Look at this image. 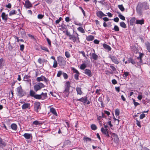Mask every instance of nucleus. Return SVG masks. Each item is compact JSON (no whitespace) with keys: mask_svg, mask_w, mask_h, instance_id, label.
I'll return each mask as SVG.
<instances>
[{"mask_svg":"<svg viewBox=\"0 0 150 150\" xmlns=\"http://www.w3.org/2000/svg\"><path fill=\"white\" fill-rule=\"evenodd\" d=\"M138 7H141L142 8L144 7L145 9L146 10L149 8V4L146 2H144L142 3H139L138 4Z\"/></svg>","mask_w":150,"mask_h":150,"instance_id":"7","label":"nucleus"},{"mask_svg":"<svg viewBox=\"0 0 150 150\" xmlns=\"http://www.w3.org/2000/svg\"><path fill=\"white\" fill-rule=\"evenodd\" d=\"M1 17L3 20L5 22H6L8 18V15L6 14L5 12L2 13L1 15Z\"/></svg>","mask_w":150,"mask_h":150,"instance_id":"16","label":"nucleus"},{"mask_svg":"<svg viewBox=\"0 0 150 150\" xmlns=\"http://www.w3.org/2000/svg\"><path fill=\"white\" fill-rule=\"evenodd\" d=\"M101 131L103 134L104 135H105L107 137H109V135L108 133V129H105L103 127H102L101 128Z\"/></svg>","mask_w":150,"mask_h":150,"instance_id":"10","label":"nucleus"},{"mask_svg":"<svg viewBox=\"0 0 150 150\" xmlns=\"http://www.w3.org/2000/svg\"><path fill=\"white\" fill-rule=\"evenodd\" d=\"M62 74V71H58L57 74V76L59 77H60L61 76V75Z\"/></svg>","mask_w":150,"mask_h":150,"instance_id":"55","label":"nucleus"},{"mask_svg":"<svg viewBox=\"0 0 150 150\" xmlns=\"http://www.w3.org/2000/svg\"><path fill=\"white\" fill-rule=\"evenodd\" d=\"M62 74L64 77V78L65 79H67L68 78V76L67 74L65 73H62Z\"/></svg>","mask_w":150,"mask_h":150,"instance_id":"52","label":"nucleus"},{"mask_svg":"<svg viewBox=\"0 0 150 150\" xmlns=\"http://www.w3.org/2000/svg\"><path fill=\"white\" fill-rule=\"evenodd\" d=\"M138 54H139V57H137V59H140V61L139 62L140 63H141L142 62V57L144 54L143 53H142L140 52H138Z\"/></svg>","mask_w":150,"mask_h":150,"instance_id":"30","label":"nucleus"},{"mask_svg":"<svg viewBox=\"0 0 150 150\" xmlns=\"http://www.w3.org/2000/svg\"><path fill=\"white\" fill-rule=\"evenodd\" d=\"M40 48L42 50H43L48 52H49V51L47 47H45V46H40Z\"/></svg>","mask_w":150,"mask_h":150,"instance_id":"35","label":"nucleus"},{"mask_svg":"<svg viewBox=\"0 0 150 150\" xmlns=\"http://www.w3.org/2000/svg\"><path fill=\"white\" fill-rule=\"evenodd\" d=\"M79 53L80 54H82L83 56L84 57H86V58H87L86 57V56L85 55V53L83 51H79Z\"/></svg>","mask_w":150,"mask_h":150,"instance_id":"60","label":"nucleus"},{"mask_svg":"<svg viewBox=\"0 0 150 150\" xmlns=\"http://www.w3.org/2000/svg\"><path fill=\"white\" fill-rule=\"evenodd\" d=\"M57 61L60 66L64 65L66 64V61L62 57L59 56L57 57Z\"/></svg>","mask_w":150,"mask_h":150,"instance_id":"6","label":"nucleus"},{"mask_svg":"<svg viewBox=\"0 0 150 150\" xmlns=\"http://www.w3.org/2000/svg\"><path fill=\"white\" fill-rule=\"evenodd\" d=\"M135 19L134 18H132L130 21V23L131 25H132L135 21Z\"/></svg>","mask_w":150,"mask_h":150,"instance_id":"44","label":"nucleus"},{"mask_svg":"<svg viewBox=\"0 0 150 150\" xmlns=\"http://www.w3.org/2000/svg\"><path fill=\"white\" fill-rule=\"evenodd\" d=\"M98 100L99 102H100L101 105L102 106H103V98L102 97H100L98 98Z\"/></svg>","mask_w":150,"mask_h":150,"instance_id":"47","label":"nucleus"},{"mask_svg":"<svg viewBox=\"0 0 150 150\" xmlns=\"http://www.w3.org/2000/svg\"><path fill=\"white\" fill-rule=\"evenodd\" d=\"M129 72L127 71H124L123 74V77L125 79H126L127 77L129 76Z\"/></svg>","mask_w":150,"mask_h":150,"instance_id":"32","label":"nucleus"},{"mask_svg":"<svg viewBox=\"0 0 150 150\" xmlns=\"http://www.w3.org/2000/svg\"><path fill=\"white\" fill-rule=\"evenodd\" d=\"M30 96L34 97L36 99L44 100L47 97L46 93H42L41 94H35V92L33 90H30Z\"/></svg>","mask_w":150,"mask_h":150,"instance_id":"2","label":"nucleus"},{"mask_svg":"<svg viewBox=\"0 0 150 150\" xmlns=\"http://www.w3.org/2000/svg\"><path fill=\"white\" fill-rule=\"evenodd\" d=\"M72 70L73 71L74 73H76V74H79L78 71L74 68H72Z\"/></svg>","mask_w":150,"mask_h":150,"instance_id":"56","label":"nucleus"},{"mask_svg":"<svg viewBox=\"0 0 150 150\" xmlns=\"http://www.w3.org/2000/svg\"><path fill=\"white\" fill-rule=\"evenodd\" d=\"M103 47L105 49L107 50L108 51H111V47L109 45L106 44L105 43L103 44Z\"/></svg>","mask_w":150,"mask_h":150,"instance_id":"24","label":"nucleus"},{"mask_svg":"<svg viewBox=\"0 0 150 150\" xmlns=\"http://www.w3.org/2000/svg\"><path fill=\"white\" fill-rule=\"evenodd\" d=\"M133 101L135 107H136L137 105H139V103L138 102H136L135 100L134 99L133 100Z\"/></svg>","mask_w":150,"mask_h":150,"instance_id":"51","label":"nucleus"},{"mask_svg":"<svg viewBox=\"0 0 150 150\" xmlns=\"http://www.w3.org/2000/svg\"><path fill=\"white\" fill-rule=\"evenodd\" d=\"M128 62H129V63L130 62L133 64H136V62L131 58L128 59Z\"/></svg>","mask_w":150,"mask_h":150,"instance_id":"33","label":"nucleus"},{"mask_svg":"<svg viewBox=\"0 0 150 150\" xmlns=\"http://www.w3.org/2000/svg\"><path fill=\"white\" fill-rule=\"evenodd\" d=\"M30 77V76L29 75H25L23 78L24 79L25 81H28L29 80L30 81L31 80H28V79H29Z\"/></svg>","mask_w":150,"mask_h":150,"instance_id":"37","label":"nucleus"},{"mask_svg":"<svg viewBox=\"0 0 150 150\" xmlns=\"http://www.w3.org/2000/svg\"><path fill=\"white\" fill-rule=\"evenodd\" d=\"M47 61V60H46L45 59H42L41 58H39L38 60V62L40 64H43V63L45 62H46Z\"/></svg>","mask_w":150,"mask_h":150,"instance_id":"28","label":"nucleus"},{"mask_svg":"<svg viewBox=\"0 0 150 150\" xmlns=\"http://www.w3.org/2000/svg\"><path fill=\"white\" fill-rule=\"evenodd\" d=\"M94 38V37L92 35H90L87 37L86 40L87 41H89L93 40Z\"/></svg>","mask_w":150,"mask_h":150,"instance_id":"25","label":"nucleus"},{"mask_svg":"<svg viewBox=\"0 0 150 150\" xmlns=\"http://www.w3.org/2000/svg\"><path fill=\"white\" fill-rule=\"evenodd\" d=\"M65 55L67 58H69L70 57V54L68 51H66L65 52Z\"/></svg>","mask_w":150,"mask_h":150,"instance_id":"46","label":"nucleus"},{"mask_svg":"<svg viewBox=\"0 0 150 150\" xmlns=\"http://www.w3.org/2000/svg\"><path fill=\"white\" fill-rule=\"evenodd\" d=\"M112 30H114L115 31H118L119 30V29L118 26L116 25H115L113 29Z\"/></svg>","mask_w":150,"mask_h":150,"instance_id":"50","label":"nucleus"},{"mask_svg":"<svg viewBox=\"0 0 150 150\" xmlns=\"http://www.w3.org/2000/svg\"><path fill=\"white\" fill-rule=\"evenodd\" d=\"M86 67V64L83 63L81 64L80 67V68L82 70L84 69Z\"/></svg>","mask_w":150,"mask_h":150,"instance_id":"39","label":"nucleus"},{"mask_svg":"<svg viewBox=\"0 0 150 150\" xmlns=\"http://www.w3.org/2000/svg\"><path fill=\"white\" fill-rule=\"evenodd\" d=\"M24 46L23 45H21L20 46V50L23 51L24 50Z\"/></svg>","mask_w":150,"mask_h":150,"instance_id":"59","label":"nucleus"},{"mask_svg":"<svg viewBox=\"0 0 150 150\" xmlns=\"http://www.w3.org/2000/svg\"><path fill=\"white\" fill-rule=\"evenodd\" d=\"M24 5V7L27 9L33 7L32 4L29 0H26Z\"/></svg>","mask_w":150,"mask_h":150,"instance_id":"8","label":"nucleus"},{"mask_svg":"<svg viewBox=\"0 0 150 150\" xmlns=\"http://www.w3.org/2000/svg\"><path fill=\"white\" fill-rule=\"evenodd\" d=\"M120 112L119 109L117 108L115 110V114L116 116H118L119 115Z\"/></svg>","mask_w":150,"mask_h":150,"instance_id":"45","label":"nucleus"},{"mask_svg":"<svg viewBox=\"0 0 150 150\" xmlns=\"http://www.w3.org/2000/svg\"><path fill=\"white\" fill-rule=\"evenodd\" d=\"M142 8L141 7H138V4L137 6L136 10L137 13L140 15H141L142 14L141 10Z\"/></svg>","mask_w":150,"mask_h":150,"instance_id":"26","label":"nucleus"},{"mask_svg":"<svg viewBox=\"0 0 150 150\" xmlns=\"http://www.w3.org/2000/svg\"><path fill=\"white\" fill-rule=\"evenodd\" d=\"M145 45L148 51L150 52V43L147 42L145 43Z\"/></svg>","mask_w":150,"mask_h":150,"instance_id":"27","label":"nucleus"},{"mask_svg":"<svg viewBox=\"0 0 150 150\" xmlns=\"http://www.w3.org/2000/svg\"><path fill=\"white\" fill-rule=\"evenodd\" d=\"M33 125H40L41 124V123L39 122V121L37 120H35L34 121L33 123Z\"/></svg>","mask_w":150,"mask_h":150,"instance_id":"43","label":"nucleus"},{"mask_svg":"<svg viewBox=\"0 0 150 150\" xmlns=\"http://www.w3.org/2000/svg\"><path fill=\"white\" fill-rule=\"evenodd\" d=\"M145 117V114L144 113H142L140 115V117H139V118H140V119H142L144 118Z\"/></svg>","mask_w":150,"mask_h":150,"instance_id":"58","label":"nucleus"},{"mask_svg":"<svg viewBox=\"0 0 150 150\" xmlns=\"http://www.w3.org/2000/svg\"><path fill=\"white\" fill-rule=\"evenodd\" d=\"M17 13V11L14 9L11 10L9 13V16H11L13 15L16 14Z\"/></svg>","mask_w":150,"mask_h":150,"instance_id":"21","label":"nucleus"},{"mask_svg":"<svg viewBox=\"0 0 150 150\" xmlns=\"http://www.w3.org/2000/svg\"><path fill=\"white\" fill-rule=\"evenodd\" d=\"M16 92L17 95L20 97H22L25 94V92L23 89L22 87L21 86L17 88Z\"/></svg>","mask_w":150,"mask_h":150,"instance_id":"4","label":"nucleus"},{"mask_svg":"<svg viewBox=\"0 0 150 150\" xmlns=\"http://www.w3.org/2000/svg\"><path fill=\"white\" fill-rule=\"evenodd\" d=\"M3 61L4 59L3 58H1L0 59V68H1V67L4 65L3 64Z\"/></svg>","mask_w":150,"mask_h":150,"instance_id":"48","label":"nucleus"},{"mask_svg":"<svg viewBox=\"0 0 150 150\" xmlns=\"http://www.w3.org/2000/svg\"><path fill=\"white\" fill-rule=\"evenodd\" d=\"M118 6L119 9L122 11H123L125 10V8L122 5H119Z\"/></svg>","mask_w":150,"mask_h":150,"instance_id":"42","label":"nucleus"},{"mask_svg":"<svg viewBox=\"0 0 150 150\" xmlns=\"http://www.w3.org/2000/svg\"><path fill=\"white\" fill-rule=\"evenodd\" d=\"M117 13L118 14V17L122 19V20H125V17L122 15L119 12Z\"/></svg>","mask_w":150,"mask_h":150,"instance_id":"36","label":"nucleus"},{"mask_svg":"<svg viewBox=\"0 0 150 150\" xmlns=\"http://www.w3.org/2000/svg\"><path fill=\"white\" fill-rule=\"evenodd\" d=\"M91 127L92 129L95 130L97 129V127L96 125L94 124H92L91 126Z\"/></svg>","mask_w":150,"mask_h":150,"instance_id":"40","label":"nucleus"},{"mask_svg":"<svg viewBox=\"0 0 150 150\" xmlns=\"http://www.w3.org/2000/svg\"><path fill=\"white\" fill-rule=\"evenodd\" d=\"M120 26L124 28H127V26L124 22H121L120 23Z\"/></svg>","mask_w":150,"mask_h":150,"instance_id":"38","label":"nucleus"},{"mask_svg":"<svg viewBox=\"0 0 150 150\" xmlns=\"http://www.w3.org/2000/svg\"><path fill=\"white\" fill-rule=\"evenodd\" d=\"M6 7L8 8H10L11 7V3H8V4L6 5Z\"/></svg>","mask_w":150,"mask_h":150,"instance_id":"62","label":"nucleus"},{"mask_svg":"<svg viewBox=\"0 0 150 150\" xmlns=\"http://www.w3.org/2000/svg\"><path fill=\"white\" fill-rule=\"evenodd\" d=\"M84 73L89 77H91L92 76L91 71L88 69H86L85 70Z\"/></svg>","mask_w":150,"mask_h":150,"instance_id":"18","label":"nucleus"},{"mask_svg":"<svg viewBox=\"0 0 150 150\" xmlns=\"http://www.w3.org/2000/svg\"><path fill=\"white\" fill-rule=\"evenodd\" d=\"M45 86L42 83H39L34 86L33 88L35 91L37 92V91L40 90L41 88L44 87Z\"/></svg>","mask_w":150,"mask_h":150,"instance_id":"5","label":"nucleus"},{"mask_svg":"<svg viewBox=\"0 0 150 150\" xmlns=\"http://www.w3.org/2000/svg\"><path fill=\"white\" fill-rule=\"evenodd\" d=\"M144 23V20H137L136 23L142 25Z\"/></svg>","mask_w":150,"mask_h":150,"instance_id":"34","label":"nucleus"},{"mask_svg":"<svg viewBox=\"0 0 150 150\" xmlns=\"http://www.w3.org/2000/svg\"><path fill=\"white\" fill-rule=\"evenodd\" d=\"M44 16V15L39 14L38 16V18L39 19H42Z\"/></svg>","mask_w":150,"mask_h":150,"instance_id":"54","label":"nucleus"},{"mask_svg":"<svg viewBox=\"0 0 150 150\" xmlns=\"http://www.w3.org/2000/svg\"><path fill=\"white\" fill-rule=\"evenodd\" d=\"M78 30L82 33H84L85 31L83 29L82 27H79L77 28Z\"/></svg>","mask_w":150,"mask_h":150,"instance_id":"41","label":"nucleus"},{"mask_svg":"<svg viewBox=\"0 0 150 150\" xmlns=\"http://www.w3.org/2000/svg\"><path fill=\"white\" fill-rule=\"evenodd\" d=\"M91 56L95 60H96L98 59V56L95 53H93L92 54Z\"/></svg>","mask_w":150,"mask_h":150,"instance_id":"31","label":"nucleus"},{"mask_svg":"<svg viewBox=\"0 0 150 150\" xmlns=\"http://www.w3.org/2000/svg\"><path fill=\"white\" fill-rule=\"evenodd\" d=\"M6 144L5 142L2 138L0 137V148H3L4 147Z\"/></svg>","mask_w":150,"mask_h":150,"instance_id":"23","label":"nucleus"},{"mask_svg":"<svg viewBox=\"0 0 150 150\" xmlns=\"http://www.w3.org/2000/svg\"><path fill=\"white\" fill-rule=\"evenodd\" d=\"M57 66V61L56 60L54 61L53 63V67L54 68H56Z\"/></svg>","mask_w":150,"mask_h":150,"instance_id":"49","label":"nucleus"},{"mask_svg":"<svg viewBox=\"0 0 150 150\" xmlns=\"http://www.w3.org/2000/svg\"><path fill=\"white\" fill-rule=\"evenodd\" d=\"M79 74H76L74 75V78L76 80H78L79 79Z\"/></svg>","mask_w":150,"mask_h":150,"instance_id":"64","label":"nucleus"},{"mask_svg":"<svg viewBox=\"0 0 150 150\" xmlns=\"http://www.w3.org/2000/svg\"><path fill=\"white\" fill-rule=\"evenodd\" d=\"M112 61L115 64H117L119 63V60L115 56H112L109 57Z\"/></svg>","mask_w":150,"mask_h":150,"instance_id":"12","label":"nucleus"},{"mask_svg":"<svg viewBox=\"0 0 150 150\" xmlns=\"http://www.w3.org/2000/svg\"><path fill=\"white\" fill-rule=\"evenodd\" d=\"M40 103L39 102H35L34 103V109L35 111L38 112V110L40 108Z\"/></svg>","mask_w":150,"mask_h":150,"instance_id":"9","label":"nucleus"},{"mask_svg":"<svg viewBox=\"0 0 150 150\" xmlns=\"http://www.w3.org/2000/svg\"><path fill=\"white\" fill-rule=\"evenodd\" d=\"M47 41L48 44L50 46H51V41L48 38H47L46 39Z\"/></svg>","mask_w":150,"mask_h":150,"instance_id":"63","label":"nucleus"},{"mask_svg":"<svg viewBox=\"0 0 150 150\" xmlns=\"http://www.w3.org/2000/svg\"><path fill=\"white\" fill-rule=\"evenodd\" d=\"M87 97L86 96L82 97L80 98L77 99V100L82 102L83 104L85 105L87 101Z\"/></svg>","mask_w":150,"mask_h":150,"instance_id":"14","label":"nucleus"},{"mask_svg":"<svg viewBox=\"0 0 150 150\" xmlns=\"http://www.w3.org/2000/svg\"><path fill=\"white\" fill-rule=\"evenodd\" d=\"M21 103H24L22 106V108L24 110L26 109H30V103H25L24 102H22Z\"/></svg>","mask_w":150,"mask_h":150,"instance_id":"13","label":"nucleus"},{"mask_svg":"<svg viewBox=\"0 0 150 150\" xmlns=\"http://www.w3.org/2000/svg\"><path fill=\"white\" fill-rule=\"evenodd\" d=\"M50 112L53 114L55 116H57L58 115L55 109L53 108H50Z\"/></svg>","mask_w":150,"mask_h":150,"instance_id":"20","label":"nucleus"},{"mask_svg":"<svg viewBox=\"0 0 150 150\" xmlns=\"http://www.w3.org/2000/svg\"><path fill=\"white\" fill-rule=\"evenodd\" d=\"M66 34L69 37V39L74 43L80 42L78 34L76 32L74 31L73 33L71 35L70 32L67 30L66 32Z\"/></svg>","mask_w":150,"mask_h":150,"instance_id":"1","label":"nucleus"},{"mask_svg":"<svg viewBox=\"0 0 150 150\" xmlns=\"http://www.w3.org/2000/svg\"><path fill=\"white\" fill-rule=\"evenodd\" d=\"M70 87V83L69 81H67L65 86V90L62 93L63 96L65 98L68 97L69 93V89Z\"/></svg>","mask_w":150,"mask_h":150,"instance_id":"3","label":"nucleus"},{"mask_svg":"<svg viewBox=\"0 0 150 150\" xmlns=\"http://www.w3.org/2000/svg\"><path fill=\"white\" fill-rule=\"evenodd\" d=\"M36 80L38 82L44 81L45 82H47L48 81V80L45 77L43 76L38 77L37 78Z\"/></svg>","mask_w":150,"mask_h":150,"instance_id":"11","label":"nucleus"},{"mask_svg":"<svg viewBox=\"0 0 150 150\" xmlns=\"http://www.w3.org/2000/svg\"><path fill=\"white\" fill-rule=\"evenodd\" d=\"M83 139L84 141L87 142V141H91V139L88 137H84L83 138Z\"/></svg>","mask_w":150,"mask_h":150,"instance_id":"53","label":"nucleus"},{"mask_svg":"<svg viewBox=\"0 0 150 150\" xmlns=\"http://www.w3.org/2000/svg\"><path fill=\"white\" fill-rule=\"evenodd\" d=\"M11 128L14 130H16L17 129V125L15 123H13L11 125Z\"/></svg>","mask_w":150,"mask_h":150,"instance_id":"29","label":"nucleus"},{"mask_svg":"<svg viewBox=\"0 0 150 150\" xmlns=\"http://www.w3.org/2000/svg\"><path fill=\"white\" fill-rule=\"evenodd\" d=\"M102 90L101 89H97L95 93L99 94H100V92Z\"/></svg>","mask_w":150,"mask_h":150,"instance_id":"61","label":"nucleus"},{"mask_svg":"<svg viewBox=\"0 0 150 150\" xmlns=\"http://www.w3.org/2000/svg\"><path fill=\"white\" fill-rule=\"evenodd\" d=\"M76 90L78 95H81L83 93L81 90V88L80 87H76Z\"/></svg>","mask_w":150,"mask_h":150,"instance_id":"22","label":"nucleus"},{"mask_svg":"<svg viewBox=\"0 0 150 150\" xmlns=\"http://www.w3.org/2000/svg\"><path fill=\"white\" fill-rule=\"evenodd\" d=\"M112 137L114 139V141L115 142L117 143L119 142V138L118 136L114 133L112 134Z\"/></svg>","mask_w":150,"mask_h":150,"instance_id":"15","label":"nucleus"},{"mask_svg":"<svg viewBox=\"0 0 150 150\" xmlns=\"http://www.w3.org/2000/svg\"><path fill=\"white\" fill-rule=\"evenodd\" d=\"M97 16L100 18H102L103 16H106V15L104 14L101 11H98L96 13Z\"/></svg>","mask_w":150,"mask_h":150,"instance_id":"17","label":"nucleus"},{"mask_svg":"<svg viewBox=\"0 0 150 150\" xmlns=\"http://www.w3.org/2000/svg\"><path fill=\"white\" fill-rule=\"evenodd\" d=\"M23 136L27 139H29L30 138L32 139V134H31L25 133Z\"/></svg>","mask_w":150,"mask_h":150,"instance_id":"19","label":"nucleus"},{"mask_svg":"<svg viewBox=\"0 0 150 150\" xmlns=\"http://www.w3.org/2000/svg\"><path fill=\"white\" fill-rule=\"evenodd\" d=\"M110 67L112 69L113 71H116V68L113 66L112 65H110Z\"/></svg>","mask_w":150,"mask_h":150,"instance_id":"57","label":"nucleus"}]
</instances>
